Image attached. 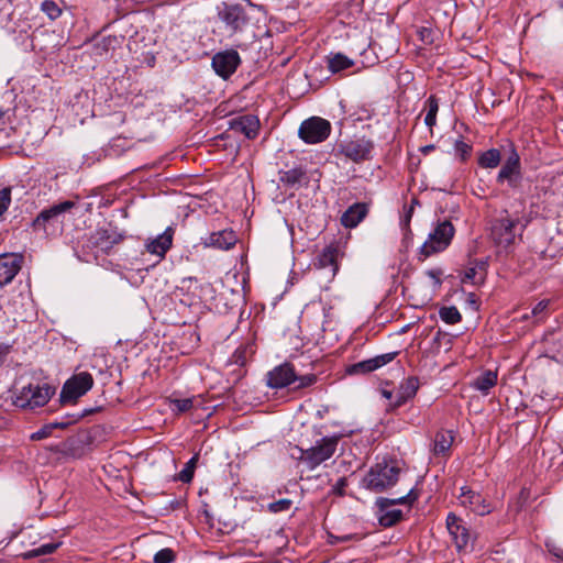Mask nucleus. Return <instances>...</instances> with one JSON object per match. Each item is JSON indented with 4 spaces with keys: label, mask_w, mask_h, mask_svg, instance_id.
Instances as JSON below:
<instances>
[{
    "label": "nucleus",
    "mask_w": 563,
    "mask_h": 563,
    "mask_svg": "<svg viewBox=\"0 0 563 563\" xmlns=\"http://www.w3.org/2000/svg\"><path fill=\"white\" fill-rule=\"evenodd\" d=\"M231 129L235 132L244 134L247 139L252 140L257 136L260 130V120L257 117L252 114L242 115L231 122Z\"/></svg>",
    "instance_id": "nucleus-22"
},
{
    "label": "nucleus",
    "mask_w": 563,
    "mask_h": 563,
    "mask_svg": "<svg viewBox=\"0 0 563 563\" xmlns=\"http://www.w3.org/2000/svg\"><path fill=\"white\" fill-rule=\"evenodd\" d=\"M338 256V247L329 245L318 255L314 266L318 269L325 271L328 278L332 279L339 271Z\"/></svg>",
    "instance_id": "nucleus-19"
},
{
    "label": "nucleus",
    "mask_w": 563,
    "mask_h": 563,
    "mask_svg": "<svg viewBox=\"0 0 563 563\" xmlns=\"http://www.w3.org/2000/svg\"><path fill=\"white\" fill-rule=\"evenodd\" d=\"M41 10L47 14V16L51 19V20H56L57 18L60 16L62 14V10L57 5V3L53 0H44L42 3H41Z\"/></svg>",
    "instance_id": "nucleus-36"
},
{
    "label": "nucleus",
    "mask_w": 563,
    "mask_h": 563,
    "mask_svg": "<svg viewBox=\"0 0 563 563\" xmlns=\"http://www.w3.org/2000/svg\"><path fill=\"white\" fill-rule=\"evenodd\" d=\"M192 406L194 402L191 398L170 399V409L177 415L189 411Z\"/></svg>",
    "instance_id": "nucleus-35"
},
{
    "label": "nucleus",
    "mask_w": 563,
    "mask_h": 563,
    "mask_svg": "<svg viewBox=\"0 0 563 563\" xmlns=\"http://www.w3.org/2000/svg\"><path fill=\"white\" fill-rule=\"evenodd\" d=\"M467 302L472 306H474L476 309H477V299H476V295L473 294V292H470L468 296H467Z\"/></svg>",
    "instance_id": "nucleus-51"
},
{
    "label": "nucleus",
    "mask_w": 563,
    "mask_h": 563,
    "mask_svg": "<svg viewBox=\"0 0 563 563\" xmlns=\"http://www.w3.org/2000/svg\"><path fill=\"white\" fill-rule=\"evenodd\" d=\"M241 64V57L234 49H227L213 55L211 66L222 79L230 78Z\"/></svg>",
    "instance_id": "nucleus-14"
},
{
    "label": "nucleus",
    "mask_w": 563,
    "mask_h": 563,
    "mask_svg": "<svg viewBox=\"0 0 563 563\" xmlns=\"http://www.w3.org/2000/svg\"><path fill=\"white\" fill-rule=\"evenodd\" d=\"M174 229L168 227L162 234L146 243V250L156 255L159 260L165 257V254L173 244Z\"/></svg>",
    "instance_id": "nucleus-21"
},
{
    "label": "nucleus",
    "mask_w": 563,
    "mask_h": 563,
    "mask_svg": "<svg viewBox=\"0 0 563 563\" xmlns=\"http://www.w3.org/2000/svg\"><path fill=\"white\" fill-rule=\"evenodd\" d=\"M434 148H435V146L430 144V145H426V146L421 147L420 151H421L422 154L427 155L430 152H432Z\"/></svg>",
    "instance_id": "nucleus-52"
},
{
    "label": "nucleus",
    "mask_w": 563,
    "mask_h": 563,
    "mask_svg": "<svg viewBox=\"0 0 563 563\" xmlns=\"http://www.w3.org/2000/svg\"><path fill=\"white\" fill-rule=\"evenodd\" d=\"M306 179V172L302 168H291L279 173V181L289 188H298Z\"/></svg>",
    "instance_id": "nucleus-27"
},
{
    "label": "nucleus",
    "mask_w": 563,
    "mask_h": 563,
    "mask_svg": "<svg viewBox=\"0 0 563 563\" xmlns=\"http://www.w3.org/2000/svg\"><path fill=\"white\" fill-rule=\"evenodd\" d=\"M439 316L448 324H456L462 320V316L455 306L442 307L439 310Z\"/></svg>",
    "instance_id": "nucleus-33"
},
{
    "label": "nucleus",
    "mask_w": 563,
    "mask_h": 563,
    "mask_svg": "<svg viewBox=\"0 0 563 563\" xmlns=\"http://www.w3.org/2000/svg\"><path fill=\"white\" fill-rule=\"evenodd\" d=\"M22 255L5 253L0 255V288L10 284L21 269Z\"/></svg>",
    "instance_id": "nucleus-17"
},
{
    "label": "nucleus",
    "mask_w": 563,
    "mask_h": 563,
    "mask_svg": "<svg viewBox=\"0 0 563 563\" xmlns=\"http://www.w3.org/2000/svg\"><path fill=\"white\" fill-rule=\"evenodd\" d=\"M11 203V189L3 188L0 190V216H2Z\"/></svg>",
    "instance_id": "nucleus-44"
},
{
    "label": "nucleus",
    "mask_w": 563,
    "mask_h": 563,
    "mask_svg": "<svg viewBox=\"0 0 563 563\" xmlns=\"http://www.w3.org/2000/svg\"><path fill=\"white\" fill-rule=\"evenodd\" d=\"M473 266H477V272L479 274H483V276L485 277V272H486V266H487V263L485 261H477L474 263Z\"/></svg>",
    "instance_id": "nucleus-49"
},
{
    "label": "nucleus",
    "mask_w": 563,
    "mask_h": 563,
    "mask_svg": "<svg viewBox=\"0 0 563 563\" xmlns=\"http://www.w3.org/2000/svg\"><path fill=\"white\" fill-rule=\"evenodd\" d=\"M454 435L452 431L442 430L434 437L433 452L437 455L445 454L452 446Z\"/></svg>",
    "instance_id": "nucleus-29"
},
{
    "label": "nucleus",
    "mask_w": 563,
    "mask_h": 563,
    "mask_svg": "<svg viewBox=\"0 0 563 563\" xmlns=\"http://www.w3.org/2000/svg\"><path fill=\"white\" fill-rule=\"evenodd\" d=\"M314 374L297 375L290 363H284L267 373V385L271 388L279 389L292 385L294 390L302 389L314 385Z\"/></svg>",
    "instance_id": "nucleus-2"
},
{
    "label": "nucleus",
    "mask_w": 563,
    "mask_h": 563,
    "mask_svg": "<svg viewBox=\"0 0 563 563\" xmlns=\"http://www.w3.org/2000/svg\"><path fill=\"white\" fill-rule=\"evenodd\" d=\"M461 280L462 283H471L473 285H477L483 283L484 276L477 272V266H471L465 269Z\"/></svg>",
    "instance_id": "nucleus-37"
},
{
    "label": "nucleus",
    "mask_w": 563,
    "mask_h": 563,
    "mask_svg": "<svg viewBox=\"0 0 563 563\" xmlns=\"http://www.w3.org/2000/svg\"><path fill=\"white\" fill-rule=\"evenodd\" d=\"M521 179L520 157L511 145V153L497 175V183H507L510 188L516 189L521 185Z\"/></svg>",
    "instance_id": "nucleus-13"
},
{
    "label": "nucleus",
    "mask_w": 563,
    "mask_h": 563,
    "mask_svg": "<svg viewBox=\"0 0 563 563\" xmlns=\"http://www.w3.org/2000/svg\"><path fill=\"white\" fill-rule=\"evenodd\" d=\"M454 234L455 229L449 220L438 222L434 229L429 233L428 239L421 245L418 260L423 262L427 257L446 250Z\"/></svg>",
    "instance_id": "nucleus-3"
},
{
    "label": "nucleus",
    "mask_w": 563,
    "mask_h": 563,
    "mask_svg": "<svg viewBox=\"0 0 563 563\" xmlns=\"http://www.w3.org/2000/svg\"><path fill=\"white\" fill-rule=\"evenodd\" d=\"M397 352L376 355L375 357L357 362L349 367L350 374H366L390 363L397 356Z\"/></svg>",
    "instance_id": "nucleus-20"
},
{
    "label": "nucleus",
    "mask_w": 563,
    "mask_h": 563,
    "mask_svg": "<svg viewBox=\"0 0 563 563\" xmlns=\"http://www.w3.org/2000/svg\"><path fill=\"white\" fill-rule=\"evenodd\" d=\"M460 504L478 516H485L492 512V505L479 493L474 492L467 486L461 487L459 495Z\"/></svg>",
    "instance_id": "nucleus-16"
},
{
    "label": "nucleus",
    "mask_w": 563,
    "mask_h": 563,
    "mask_svg": "<svg viewBox=\"0 0 563 563\" xmlns=\"http://www.w3.org/2000/svg\"><path fill=\"white\" fill-rule=\"evenodd\" d=\"M59 547V543H45V544H42L40 545L38 548H35L31 551H29L26 554H25V558H35V556H41V555H47V554H51L53 553L57 548Z\"/></svg>",
    "instance_id": "nucleus-38"
},
{
    "label": "nucleus",
    "mask_w": 563,
    "mask_h": 563,
    "mask_svg": "<svg viewBox=\"0 0 563 563\" xmlns=\"http://www.w3.org/2000/svg\"><path fill=\"white\" fill-rule=\"evenodd\" d=\"M199 456L198 454H195L184 466V468L178 474V479L183 483H190L194 474L195 468L197 466Z\"/></svg>",
    "instance_id": "nucleus-34"
},
{
    "label": "nucleus",
    "mask_w": 563,
    "mask_h": 563,
    "mask_svg": "<svg viewBox=\"0 0 563 563\" xmlns=\"http://www.w3.org/2000/svg\"><path fill=\"white\" fill-rule=\"evenodd\" d=\"M236 243V236L231 230H223L209 234L203 244L219 250H229Z\"/></svg>",
    "instance_id": "nucleus-23"
},
{
    "label": "nucleus",
    "mask_w": 563,
    "mask_h": 563,
    "mask_svg": "<svg viewBox=\"0 0 563 563\" xmlns=\"http://www.w3.org/2000/svg\"><path fill=\"white\" fill-rule=\"evenodd\" d=\"M550 305L549 299L541 300L531 310V316L536 317L538 321H542L547 318V310Z\"/></svg>",
    "instance_id": "nucleus-43"
},
{
    "label": "nucleus",
    "mask_w": 563,
    "mask_h": 563,
    "mask_svg": "<svg viewBox=\"0 0 563 563\" xmlns=\"http://www.w3.org/2000/svg\"><path fill=\"white\" fill-rule=\"evenodd\" d=\"M174 560L175 552L169 548L159 550L158 552L155 553L153 559L154 563H172L174 562Z\"/></svg>",
    "instance_id": "nucleus-41"
},
{
    "label": "nucleus",
    "mask_w": 563,
    "mask_h": 563,
    "mask_svg": "<svg viewBox=\"0 0 563 563\" xmlns=\"http://www.w3.org/2000/svg\"><path fill=\"white\" fill-rule=\"evenodd\" d=\"M374 143L365 137L354 139L339 145V151L354 163H361L372 158Z\"/></svg>",
    "instance_id": "nucleus-11"
},
{
    "label": "nucleus",
    "mask_w": 563,
    "mask_h": 563,
    "mask_svg": "<svg viewBox=\"0 0 563 563\" xmlns=\"http://www.w3.org/2000/svg\"><path fill=\"white\" fill-rule=\"evenodd\" d=\"M217 16L230 34L243 32L250 22L245 8L240 3L221 2L217 7Z\"/></svg>",
    "instance_id": "nucleus-7"
},
{
    "label": "nucleus",
    "mask_w": 563,
    "mask_h": 563,
    "mask_svg": "<svg viewBox=\"0 0 563 563\" xmlns=\"http://www.w3.org/2000/svg\"><path fill=\"white\" fill-rule=\"evenodd\" d=\"M343 434L324 437L307 450L300 449V461L310 470L328 461L336 451L339 440Z\"/></svg>",
    "instance_id": "nucleus-5"
},
{
    "label": "nucleus",
    "mask_w": 563,
    "mask_h": 563,
    "mask_svg": "<svg viewBox=\"0 0 563 563\" xmlns=\"http://www.w3.org/2000/svg\"><path fill=\"white\" fill-rule=\"evenodd\" d=\"M367 205L356 202L347 208L341 217V223L345 228H355L367 214Z\"/></svg>",
    "instance_id": "nucleus-24"
},
{
    "label": "nucleus",
    "mask_w": 563,
    "mask_h": 563,
    "mask_svg": "<svg viewBox=\"0 0 563 563\" xmlns=\"http://www.w3.org/2000/svg\"><path fill=\"white\" fill-rule=\"evenodd\" d=\"M93 385V378L88 372H80L67 379L60 391V402H71L84 396Z\"/></svg>",
    "instance_id": "nucleus-9"
},
{
    "label": "nucleus",
    "mask_w": 563,
    "mask_h": 563,
    "mask_svg": "<svg viewBox=\"0 0 563 563\" xmlns=\"http://www.w3.org/2000/svg\"><path fill=\"white\" fill-rule=\"evenodd\" d=\"M426 106L428 108V111L424 118V123L430 130H432V128L437 123V113L439 111V102L437 97L430 96L426 101Z\"/></svg>",
    "instance_id": "nucleus-31"
},
{
    "label": "nucleus",
    "mask_w": 563,
    "mask_h": 563,
    "mask_svg": "<svg viewBox=\"0 0 563 563\" xmlns=\"http://www.w3.org/2000/svg\"><path fill=\"white\" fill-rule=\"evenodd\" d=\"M500 161L501 155L499 150L490 148L479 156L478 164L483 168H496L500 164Z\"/></svg>",
    "instance_id": "nucleus-30"
},
{
    "label": "nucleus",
    "mask_w": 563,
    "mask_h": 563,
    "mask_svg": "<svg viewBox=\"0 0 563 563\" xmlns=\"http://www.w3.org/2000/svg\"><path fill=\"white\" fill-rule=\"evenodd\" d=\"M384 395H385L386 397H390V393L385 391V393H384Z\"/></svg>",
    "instance_id": "nucleus-57"
},
{
    "label": "nucleus",
    "mask_w": 563,
    "mask_h": 563,
    "mask_svg": "<svg viewBox=\"0 0 563 563\" xmlns=\"http://www.w3.org/2000/svg\"><path fill=\"white\" fill-rule=\"evenodd\" d=\"M412 210H413V207L411 206V207L409 208L408 212H407V219H406V222H407V223L410 221Z\"/></svg>",
    "instance_id": "nucleus-55"
},
{
    "label": "nucleus",
    "mask_w": 563,
    "mask_h": 563,
    "mask_svg": "<svg viewBox=\"0 0 563 563\" xmlns=\"http://www.w3.org/2000/svg\"><path fill=\"white\" fill-rule=\"evenodd\" d=\"M92 411H93L92 409H86L82 412L77 413V415H67V416L63 417L59 421H55L49 424L52 426L53 430L56 428L65 429L68 426L76 423L81 418L90 415Z\"/></svg>",
    "instance_id": "nucleus-32"
},
{
    "label": "nucleus",
    "mask_w": 563,
    "mask_h": 563,
    "mask_svg": "<svg viewBox=\"0 0 563 563\" xmlns=\"http://www.w3.org/2000/svg\"><path fill=\"white\" fill-rule=\"evenodd\" d=\"M346 485V479L344 477L338 481V487L343 488Z\"/></svg>",
    "instance_id": "nucleus-54"
},
{
    "label": "nucleus",
    "mask_w": 563,
    "mask_h": 563,
    "mask_svg": "<svg viewBox=\"0 0 563 563\" xmlns=\"http://www.w3.org/2000/svg\"><path fill=\"white\" fill-rule=\"evenodd\" d=\"M12 350V344L0 343V365H2Z\"/></svg>",
    "instance_id": "nucleus-47"
},
{
    "label": "nucleus",
    "mask_w": 563,
    "mask_h": 563,
    "mask_svg": "<svg viewBox=\"0 0 563 563\" xmlns=\"http://www.w3.org/2000/svg\"><path fill=\"white\" fill-rule=\"evenodd\" d=\"M497 372L486 369L473 380L472 387L481 391L483 395H487L497 384Z\"/></svg>",
    "instance_id": "nucleus-26"
},
{
    "label": "nucleus",
    "mask_w": 563,
    "mask_h": 563,
    "mask_svg": "<svg viewBox=\"0 0 563 563\" xmlns=\"http://www.w3.org/2000/svg\"><path fill=\"white\" fill-rule=\"evenodd\" d=\"M548 549H549V552L553 556H555L559 561L563 562V549L562 548L555 547V545H552V547L548 545Z\"/></svg>",
    "instance_id": "nucleus-48"
},
{
    "label": "nucleus",
    "mask_w": 563,
    "mask_h": 563,
    "mask_svg": "<svg viewBox=\"0 0 563 563\" xmlns=\"http://www.w3.org/2000/svg\"><path fill=\"white\" fill-rule=\"evenodd\" d=\"M530 317H532V316H531V313H530V314L526 313V314H523V316L521 317V319H522V320H528Z\"/></svg>",
    "instance_id": "nucleus-56"
},
{
    "label": "nucleus",
    "mask_w": 563,
    "mask_h": 563,
    "mask_svg": "<svg viewBox=\"0 0 563 563\" xmlns=\"http://www.w3.org/2000/svg\"><path fill=\"white\" fill-rule=\"evenodd\" d=\"M419 388V380L417 377H408L405 379L398 390H397V399L395 401V406L400 407L411 398H413Z\"/></svg>",
    "instance_id": "nucleus-25"
},
{
    "label": "nucleus",
    "mask_w": 563,
    "mask_h": 563,
    "mask_svg": "<svg viewBox=\"0 0 563 563\" xmlns=\"http://www.w3.org/2000/svg\"><path fill=\"white\" fill-rule=\"evenodd\" d=\"M331 133V123L320 117H311L301 122L298 136L307 144L325 141Z\"/></svg>",
    "instance_id": "nucleus-8"
},
{
    "label": "nucleus",
    "mask_w": 563,
    "mask_h": 563,
    "mask_svg": "<svg viewBox=\"0 0 563 563\" xmlns=\"http://www.w3.org/2000/svg\"><path fill=\"white\" fill-rule=\"evenodd\" d=\"M354 65V60L342 53L331 54L328 56V69L335 74Z\"/></svg>",
    "instance_id": "nucleus-28"
},
{
    "label": "nucleus",
    "mask_w": 563,
    "mask_h": 563,
    "mask_svg": "<svg viewBox=\"0 0 563 563\" xmlns=\"http://www.w3.org/2000/svg\"><path fill=\"white\" fill-rule=\"evenodd\" d=\"M419 497L415 488H411L407 495L399 498H385L379 497L376 500L378 508V522L382 527L389 528L395 526L402 519V511L399 509H390L394 505H408L411 506Z\"/></svg>",
    "instance_id": "nucleus-4"
},
{
    "label": "nucleus",
    "mask_w": 563,
    "mask_h": 563,
    "mask_svg": "<svg viewBox=\"0 0 563 563\" xmlns=\"http://www.w3.org/2000/svg\"><path fill=\"white\" fill-rule=\"evenodd\" d=\"M518 224V219L510 217L507 211H504L497 218L490 228V235L497 245L507 247L514 243L516 238L515 229Z\"/></svg>",
    "instance_id": "nucleus-10"
},
{
    "label": "nucleus",
    "mask_w": 563,
    "mask_h": 563,
    "mask_svg": "<svg viewBox=\"0 0 563 563\" xmlns=\"http://www.w3.org/2000/svg\"><path fill=\"white\" fill-rule=\"evenodd\" d=\"M454 150L462 161H466L472 153V145L460 139L455 141Z\"/></svg>",
    "instance_id": "nucleus-42"
},
{
    "label": "nucleus",
    "mask_w": 563,
    "mask_h": 563,
    "mask_svg": "<svg viewBox=\"0 0 563 563\" xmlns=\"http://www.w3.org/2000/svg\"><path fill=\"white\" fill-rule=\"evenodd\" d=\"M123 240L122 234L113 229H98L91 235L90 242L95 249L103 253H109L112 247Z\"/></svg>",
    "instance_id": "nucleus-18"
},
{
    "label": "nucleus",
    "mask_w": 563,
    "mask_h": 563,
    "mask_svg": "<svg viewBox=\"0 0 563 563\" xmlns=\"http://www.w3.org/2000/svg\"><path fill=\"white\" fill-rule=\"evenodd\" d=\"M240 350H236V352L234 353V357H235V363H240V364H243L244 361H240Z\"/></svg>",
    "instance_id": "nucleus-53"
},
{
    "label": "nucleus",
    "mask_w": 563,
    "mask_h": 563,
    "mask_svg": "<svg viewBox=\"0 0 563 563\" xmlns=\"http://www.w3.org/2000/svg\"><path fill=\"white\" fill-rule=\"evenodd\" d=\"M430 35H431V31L428 30V29H422L420 31V36H421V40L424 41V42H430Z\"/></svg>",
    "instance_id": "nucleus-50"
},
{
    "label": "nucleus",
    "mask_w": 563,
    "mask_h": 563,
    "mask_svg": "<svg viewBox=\"0 0 563 563\" xmlns=\"http://www.w3.org/2000/svg\"><path fill=\"white\" fill-rule=\"evenodd\" d=\"M361 539H362V536L357 534V533H349V534H344V536H334V534L330 533L328 537V542L331 545H335L341 542L360 541Z\"/></svg>",
    "instance_id": "nucleus-40"
},
{
    "label": "nucleus",
    "mask_w": 563,
    "mask_h": 563,
    "mask_svg": "<svg viewBox=\"0 0 563 563\" xmlns=\"http://www.w3.org/2000/svg\"><path fill=\"white\" fill-rule=\"evenodd\" d=\"M400 472L401 468L397 461L377 462L363 478L364 487L375 493H382L396 485Z\"/></svg>",
    "instance_id": "nucleus-1"
},
{
    "label": "nucleus",
    "mask_w": 563,
    "mask_h": 563,
    "mask_svg": "<svg viewBox=\"0 0 563 563\" xmlns=\"http://www.w3.org/2000/svg\"><path fill=\"white\" fill-rule=\"evenodd\" d=\"M291 505H292V501L290 499L283 498L277 501L269 503L267 505V509L273 514L284 512V511H288L290 509Z\"/></svg>",
    "instance_id": "nucleus-39"
},
{
    "label": "nucleus",
    "mask_w": 563,
    "mask_h": 563,
    "mask_svg": "<svg viewBox=\"0 0 563 563\" xmlns=\"http://www.w3.org/2000/svg\"><path fill=\"white\" fill-rule=\"evenodd\" d=\"M427 276L433 282L434 288H440L442 285L441 276L443 275V271L440 268H433L426 272Z\"/></svg>",
    "instance_id": "nucleus-45"
},
{
    "label": "nucleus",
    "mask_w": 563,
    "mask_h": 563,
    "mask_svg": "<svg viewBox=\"0 0 563 563\" xmlns=\"http://www.w3.org/2000/svg\"><path fill=\"white\" fill-rule=\"evenodd\" d=\"M52 431H53L52 426L49 423L45 424L40 430L32 433L31 439L35 440V441L43 440V439L49 437L52 434Z\"/></svg>",
    "instance_id": "nucleus-46"
},
{
    "label": "nucleus",
    "mask_w": 563,
    "mask_h": 563,
    "mask_svg": "<svg viewBox=\"0 0 563 563\" xmlns=\"http://www.w3.org/2000/svg\"><path fill=\"white\" fill-rule=\"evenodd\" d=\"M55 394V388L47 383L23 386L14 399V405L22 409L43 407Z\"/></svg>",
    "instance_id": "nucleus-6"
},
{
    "label": "nucleus",
    "mask_w": 563,
    "mask_h": 563,
    "mask_svg": "<svg viewBox=\"0 0 563 563\" xmlns=\"http://www.w3.org/2000/svg\"><path fill=\"white\" fill-rule=\"evenodd\" d=\"M74 207V201L66 200L47 209H43L33 221L34 230L47 232L49 225L54 227L55 224H58L60 222V216Z\"/></svg>",
    "instance_id": "nucleus-12"
},
{
    "label": "nucleus",
    "mask_w": 563,
    "mask_h": 563,
    "mask_svg": "<svg viewBox=\"0 0 563 563\" xmlns=\"http://www.w3.org/2000/svg\"><path fill=\"white\" fill-rule=\"evenodd\" d=\"M446 529L459 552L465 550L470 545L472 536L462 518L450 512L446 516Z\"/></svg>",
    "instance_id": "nucleus-15"
}]
</instances>
